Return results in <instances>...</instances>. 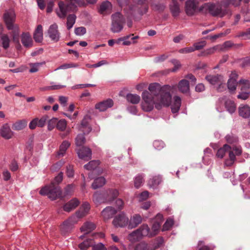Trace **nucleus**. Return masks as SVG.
Here are the masks:
<instances>
[{"mask_svg": "<svg viewBox=\"0 0 250 250\" xmlns=\"http://www.w3.org/2000/svg\"><path fill=\"white\" fill-rule=\"evenodd\" d=\"M147 91H144L142 94L143 101L141 104L142 109L146 112L151 111L155 105V108L160 109L163 107H168L171 103L170 92L172 87L169 85L161 86L157 83H151Z\"/></svg>", "mask_w": 250, "mask_h": 250, "instance_id": "f257e3e1", "label": "nucleus"}, {"mask_svg": "<svg viewBox=\"0 0 250 250\" xmlns=\"http://www.w3.org/2000/svg\"><path fill=\"white\" fill-rule=\"evenodd\" d=\"M62 178L63 173L61 172L55 177L50 185H46L41 189L40 194L42 195H47L51 200H54L62 197L61 189L57 185L62 181Z\"/></svg>", "mask_w": 250, "mask_h": 250, "instance_id": "f03ea898", "label": "nucleus"}, {"mask_svg": "<svg viewBox=\"0 0 250 250\" xmlns=\"http://www.w3.org/2000/svg\"><path fill=\"white\" fill-rule=\"evenodd\" d=\"M3 20L8 30H11V35L14 42L21 46L19 40L20 29L18 24H14L16 15L14 11L10 10L5 11Z\"/></svg>", "mask_w": 250, "mask_h": 250, "instance_id": "7ed1b4c3", "label": "nucleus"}, {"mask_svg": "<svg viewBox=\"0 0 250 250\" xmlns=\"http://www.w3.org/2000/svg\"><path fill=\"white\" fill-rule=\"evenodd\" d=\"M227 151H229V159L226 160L225 164L228 166H231L235 161V156L241 155L242 152V148L239 146H233L231 147L226 144L218 150L216 156L218 158H223Z\"/></svg>", "mask_w": 250, "mask_h": 250, "instance_id": "20e7f679", "label": "nucleus"}, {"mask_svg": "<svg viewBox=\"0 0 250 250\" xmlns=\"http://www.w3.org/2000/svg\"><path fill=\"white\" fill-rule=\"evenodd\" d=\"M199 10L203 13H209L214 17L222 18L226 15L229 16L231 15V12L229 8L223 10L221 7L218 5L211 3L204 4Z\"/></svg>", "mask_w": 250, "mask_h": 250, "instance_id": "39448f33", "label": "nucleus"}, {"mask_svg": "<svg viewBox=\"0 0 250 250\" xmlns=\"http://www.w3.org/2000/svg\"><path fill=\"white\" fill-rule=\"evenodd\" d=\"M112 21L111 30L114 33L120 32L125 23L123 16L120 13L117 12L112 15Z\"/></svg>", "mask_w": 250, "mask_h": 250, "instance_id": "423d86ee", "label": "nucleus"}, {"mask_svg": "<svg viewBox=\"0 0 250 250\" xmlns=\"http://www.w3.org/2000/svg\"><path fill=\"white\" fill-rule=\"evenodd\" d=\"M78 221L79 219L77 218V216L74 215L71 216L61 225L60 228L62 232L65 233L70 231L73 229L74 225L77 224Z\"/></svg>", "mask_w": 250, "mask_h": 250, "instance_id": "0eeeda50", "label": "nucleus"}, {"mask_svg": "<svg viewBox=\"0 0 250 250\" xmlns=\"http://www.w3.org/2000/svg\"><path fill=\"white\" fill-rule=\"evenodd\" d=\"M70 2L69 4H65L63 1H60L58 3L59 8L56 10V12L58 16L61 19H64L66 16L67 12L69 11V8H71L70 5H77L79 6L78 4L71 3L70 1L67 0Z\"/></svg>", "mask_w": 250, "mask_h": 250, "instance_id": "6e6552de", "label": "nucleus"}, {"mask_svg": "<svg viewBox=\"0 0 250 250\" xmlns=\"http://www.w3.org/2000/svg\"><path fill=\"white\" fill-rule=\"evenodd\" d=\"M198 11V3L195 0H188L185 3V12L188 16H192Z\"/></svg>", "mask_w": 250, "mask_h": 250, "instance_id": "1a4fd4ad", "label": "nucleus"}, {"mask_svg": "<svg viewBox=\"0 0 250 250\" xmlns=\"http://www.w3.org/2000/svg\"><path fill=\"white\" fill-rule=\"evenodd\" d=\"M157 241V242L154 244L153 246L146 243H140L136 246L134 250H155L161 246L163 242V239L162 238H160Z\"/></svg>", "mask_w": 250, "mask_h": 250, "instance_id": "9d476101", "label": "nucleus"}, {"mask_svg": "<svg viewBox=\"0 0 250 250\" xmlns=\"http://www.w3.org/2000/svg\"><path fill=\"white\" fill-rule=\"evenodd\" d=\"M77 153L79 158L84 161H88L91 159L92 151L90 148L83 146L77 149Z\"/></svg>", "mask_w": 250, "mask_h": 250, "instance_id": "9b49d317", "label": "nucleus"}, {"mask_svg": "<svg viewBox=\"0 0 250 250\" xmlns=\"http://www.w3.org/2000/svg\"><path fill=\"white\" fill-rule=\"evenodd\" d=\"M112 223L116 227H124L128 225V218L125 214L121 213L114 219Z\"/></svg>", "mask_w": 250, "mask_h": 250, "instance_id": "f8f14e48", "label": "nucleus"}, {"mask_svg": "<svg viewBox=\"0 0 250 250\" xmlns=\"http://www.w3.org/2000/svg\"><path fill=\"white\" fill-rule=\"evenodd\" d=\"M113 101L111 99L99 102L95 104V107L100 111H104L107 109L111 107L113 105Z\"/></svg>", "mask_w": 250, "mask_h": 250, "instance_id": "ddd939ff", "label": "nucleus"}, {"mask_svg": "<svg viewBox=\"0 0 250 250\" xmlns=\"http://www.w3.org/2000/svg\"><path fill=\"white\" fill-rule=\"evenodd\" d=\"M0 135L6 140L12 138L13 132L11 130L8 124L6 123L1 126L0 129Z\"/></svg>", "mask_w": 250, "mask_h": 250, "instance_id": "4468645a", "label": "nucleus"}, {"mask_svg": "<svg viewBox=\"0 0 250 250\" xmlns=\"http://www.w3.org/2000/svg\"><path fill=\"white\" fill-rule=\"evenodd\" d=\"M48 34L52 41L57 42L59 40L60 34L58 30V25L56 23L50 26L48 30Z\"/></svg>", "mask_w": 250, "mask_h": 250, "instance_id": "2eb2a0df", "label": "nucleus"}, {"mask_svg": "<svg viewBox=\"0 0 250 250\" xmlns=\"http://www.w3.org/2000/svg\"><path fill=\"white\" fill-rule=\"evenodd\" d=\"M89 209L90 205L87 202H84L83 204L80 209L76 212L74 215L77 216V218L79 220V219L86 215L88 214Z\"/></svg>", "mask_w": 250, "mask_h": 250, "instance_id": "dca6fc26", "label": "nucleus"}, {"mask_svg": "<svg viewBox=\"0 0 250 250\" xmlns=\"http://www.w3.org/2000/svg\"><path fill=\"white\" fill-rule=\"evenodd\" d=\"M142 222V217L140 214H135L133 215L128 221V228L132 229L136 227Z\"/></svg>", "mask_w": 250, "mask_h": 250, "instance_id": "f3484780", "label": "nucleus"}, {"mask_svg": "<svg viewBox=\"0 0 250 250\" xmlns=\"http://www.w3.org/2000/svg\"><path fill=\"white\" fill-rule=\"evenodd\" d=\"M116 210H115L113 207H107L103 209L101 214L104 219L105 221L112 218L113 216L116 213Z\"/></svg>", "mask_w": 250, "mask_h": 250, "instance_id": "a211bd4d", "label": "nucleus"}, {"mask_svg": "<svg viewBox=\"0 0 250 250\" xmlns=\"http://www.w3.org/2000/svg\"><path fill=\"white\" fill-rule=\"evenodd\" d=\"M21 37V43L24 47H30L32 46V39L29 33H22Z\"/></svg>", "mask_w": 250, "mask_h": 250, "instance_id": "6ab92c4d", "label": "nucleus"}, {"mask_svg": "<svg viewBox=\"0 0 250 250\" xmlns=\"http://www.w3.org/2000/svg\"><path fill=\"white\" fill-rule=\"evenodd\" d=\"M79 204L80 201L77 198H73L63 206V210L66 212H70L75 209Z\"/></svg>", "mask_w": 250, "mask_h": 250, "instance_id": "aec40b11", "label": "nucleus"}, {"mask_svg": "<svg viewBox=\"0 0 250 250\" xmlns=\"http://www.w3.org/2000/svg\"><path fill=\"white\" fill-rule=\"evenodd\" d=\"M178 88L180 92L186 94L189 92V83L186 79H182L179 81Z\"/></svg>", "mask_w": 250, "mask_h": 250, "instance_id": "412c9836", "label": "nucleus"}, {"mask_svg": "<svg viewBox=\"0 0 250 250\" xmlns=\"http://www.w3.org/2000/svg\"><path fill=\"white\" fill-rule=\"evenodd\" d=\"M239 115L244 118L250 117V107L247 104H241L238 108Z\"/></svg>", "mask_w": 250, "mask_h": 250, "instance_id": "4be33fe9", "label": "nucleus"}, {"mask_svg": "<svg viewBox=\"0 0 250 250\" xmlns=\"http://www.w3.org/2000/svg\"><path fill=\"white\" fill-rule=\"evenodd\" d=\"M92 130L88 124V118L84 117L81 122L80 130L83 132V134H88Z\"/></svg>", "mask_w": 250, "mask_h": 250, "instance_id": "5701e85b", "label": "nucleus"}, {"mask_svg": "<svg viewBox=\"0 0 250 250\" xmlns=\"http://www.w3.org/2000/svg\"><path fill=\"white\" fill-rule=\"evenodd\" d=\"M137 229L139 231L141 238L143 236H153V234H152L151 231H150V229L147 225L143 224L139 229Z\"/></svg>", "mask_w": 250, "mask_h": 250, "instance_id": "b1692460", "label": "nucleus"}, {"mask_svg": "<svg viewBox=\"0 0 250 250\" xmlns=\"http://www.w3.org/2000/svg\"><path fill=\"white\" fill-rule=\"evenodd\" d=\"M173 103L171 105V111L173 113L178 112L181 105V99L178 96H175L173 98Z\"/></svg>", "mask_w": 250, "mask_h": 250, "instance_id": "393cba45", "label": "nucleus"}, {"mask_svg": "<svg viewBox=\"0 0 250 250\" xmlns=\"http://www.w3.org/2000/svg\"><path fill=\"white\" fill-rule=\"evenodd\" d=\"M96 228L95 225L91 222H86L82 226L80 229L82 232L85 234L88 233L93 231Z\"/></svg>", "mask_w": 250, "mask_h": 250, "instance_id": "a878e982", "label": "nucleus"}, {"mask_svg": "<svg viewBox=\"0 0 250 250\" xmlns=\"http://www.w3.org/2000/svg\"><path fill=\"white\" fill-rule=\"evenodd\" d=\"M162 182L159 176H155L150 178L148 182V186L150 188H156Z\"/></svg>", "mask_w": 250, "mask_h": 250, "instance_id": "bb28decb", "label": "nucleus"}, {"mask_svg": "<svg viewBox=\"0 0 250 250\" xmlns=\"http://www.w3.org/2000/svg\"><path fill=\"white\" fill-rule=\"evenodd\" d=\"M34 39L36 42H41L43 39L42 27L38 25L34 34Z\"/></svg>", "mask_w": 250, "mask_h": 250, "instance_id": "cd10ccee", "label": "nucleus"}, {"mask_svg": "<svg viewBox=\"0 0 250 250\" xmlns=\"http://www.w3.org/2000/svg\"><path fill=\"white\" fill-rule=\"evenodd\" d=\"M27 124V122L25 119L19 120L12 125V128L15 130H21L26 126Z\"/></svg>", "mask_w": 250, "mask_h": 250, "instance_id": "c85d7f7f", "label": "nucleus"}, {"mask_svg": "<svg viewBox=\"0 0 250 250\" xmlns=\"http://www.w3.org/2000/svg\"><path fill=\"white\" fill-rule=\"evenodd\" d=\"M170 11L174 17L177 16L180 13V7L176 0H172L169 5Z\"/></svg>", "mask_w": 250, "mask_h": 250, "instance_id": "c756f323", "label": "nucleus"}, {"mask_svg": "<svg viewBox=\"0 0 250 250\" xmlns=\"http://www.w3.org/2000/svg\"><path fill=\"white\" fill-rule=\"evenodd\" d=\"M223 51V47L221 46V45H217L206 49L203 52H202V54L203 56H207L212 54L216 51Z\"/></svg>", "mask_w": 250, "mask_h": 250, "instance_id": "7c9ffc66", "label": "nucleus"}, {"mask_svg": "<svg viewBox=\"0 0 250 250\" xmlns=\"http://www.w3.org/2000/svg\"><path fill=\"white\" fill-rule=\"evenodd\" d=\"M144 181V174H138L136 176L134 179V187L136 188H140L143 185Z\"/></svg>", "mask_w": 250, "mask_h": 250, "instance_id": "2f4dec72", "label": "nucleus"}, {"mask_svg": "<svg viewBox=\"0 0 250 250\" xmlns=\"http://www.w3.org/2000/svg\"><path fill=\"white\" fill-rule=\"evenodd\" d=\"M105 184V179L103 177L96 178L92 184V188L94 189L103 187Z\"/></svg>", "mask_w": 250, "mask_h": 250, "instance_id": "473e14b6", "label": "nucleus"}, {"mask_svg": "<svg viewBox=\"0 0 250 250\" xmlns=\"http://www.w3.org/2000/svg\"><path fill=\"white\" fill-rule=\"evenodd\" d=\"M206 79L211 84H215L221 81L222 79V76L219 75H210L207 76Z\"/></svg>", "mask_w": 250, "mask_h": 250, "instance_id": "72a5a7b5", "label": "nucleus"}, {"mask_svg": "<svg viewBox=\"0 0 250 250\" xmlns=\"http://www.w3.org/2000/svg\"><path fill=\"white\" fill-rule=\"evenodd\" d=\"M225 107L228 111L232 114L235 111L236 106L233 101L227 100L225 102Z\"/></svg>", "mask_w": 250, "mask_h": 250, "instance_id": "f704fd0d", "label": "nucleus"}, {"mask_svg": "<svg viewBox=\"0 0 250 250\" xmlns=\"http://www.w3.org/2000/svg\"><path fill=\"white\" fill-rule=\"evenodd\" d=\"M70 143L67 141H64L62 142L60 146V150L58 153L59 156H63L65 154L67 149L70 146Z\"/></svg>", "mask_w": 250, "mask_h": 250, "instance_id": "c9c22d12", "label": "nucleus"}, {"mask_svg": "<svg viewBox=\"0 0 250 250\" xmlns=\"http://www.w3.org/2000/svg\"><path fill=\"white\" fill-rule=\"evenodd\" d=\"M126 98L127 102L132 104H137L140 101V97L135 94H128Z\"/></svg>", "mask_w": 250, "mask_h": 250, "instance_id": "e433bc0d", "label": "nucleus"}, {"mask_svg": "<svg viewBox=\"0 0 250 250\" xmlns=\"http://www.w3.org/2000/svg\"><path fill=\"white\" fill-rule=\"evenodd\" d=\"M93 243L92 239H87L78 245L79 248L81 250H86L89 247L92 246Z\"/></svg>", "mask_w": 250, "mask_h": 250, "instance_id": "4c0bfd02", "label": "nucleus"}, {"mask_svg": "<svg viewBox=\"0 0 250 250\" xmlns=\"http://www.w3.org/2000/svg\"><path fill=\"white\" fill-rule=\"evenodd\" d=\"M45 64V62L30 63L29 65L30 67L29 72L35 73L39 71L40 68Z\"/></svg>", "mask_w": 250, "mask_h": 250, "instance_id": "58836bf2", "label": "nucleus"}, {"mask_svg": "<svg viewBox=\"0 0 250 250\" xmlns=\"http://www.w3.org/2000/svg\"><path fill=\"white\" fill-rule=\"evenodd\" d=\"M76 19V16L74 14L69 15L67 18L66 25L68 30L72 28L75 24Z\"/></svg>", "mask_w": 250, "mask_h": 250, "instance_id": "ea45409f", "label": "nucleus"}, {"mask_svg": "<svg viewBox=\"0 0 250 250\" xmlns=\"http://www.w3.org/2000/svg\"><path fill=\"white\" fill-rule=\"evenodd\" d=\"M141 238L138 229L133 231L128 236V239L131 242H135L138 241Z\"/></svg>", "mask_w": 250, "mask_h": 250, "instance_id": "a19ab883", "label": "nucleus"}, {"mask_svg": "<svg viewBox=\"0 0 250 250\" xmlns=\"http://www.w3.org/2000/svg\"><path fill=\"white\" fill-rule=\"evenodd\" d=\"M100 162L99 160H93L84 166V167L87 170H93L96 168L99 165Z\"/></svg>", "mask_w": 250, "mask_h": 250, "instance_id": "79ce46f5", "label": "nucleus"}, {"mask_svg": "<svg viewBox=\"0 0 250 250\" xmlns=\"http://www.w3.org/2000/svg\"><path fill=\"white\" fill-rule=\"evenodd\" d=\"M111 3L109 1H104L102 3L100 7L99 12L101 14H104L108 10L111 8Z\"/></svg>", "mask_w": 250, "mask_h": 250, "instance_id": "37998d69", "label": "nucleus"}, {"mask_svg": "<svg viewBox=\"0 0 250 250\" xmlns=\"http://www.w3.org/2000/svg\"><path fill=\"white\" fill-rule=\"evenodd\" d=\"M239 83L242 84L241 91H250V81L248 80L241 79L239 81Z\"/></svg>", "mask_w": 250, "mask_h": 250, "instance_id": "c03bdc74", "label": "nucleus"}, {"mask_svg": "<svg viewBox=\"0 0 250 250\" xmlns=\"http://www.w3.org/2000/svg\"><path fill=\"white\" fill-rule=\"evenodd\" d=\"M85 142V138L84 134H78L75 138V144L77 146H81L84 145Z\"/></svg>", "mask_w": 250, "mask_h": 250, "instance_id": "a18cd8bd", "label": "nucleus"}, {"mask_svg": "<svg viewBox=\"0 0 250 250\" xmlns=\"http://www.w3.org/2000/svg\"><path fill=\"white\" fill-rule=\"evenodd\" d=\"M67 122L64 119H62L58 121L57 120L56 127L60 131H63L66 129Z\"/></svg>", "mask_w": 250, "mask_h": 250, "instance_id": "49530a36", "label": "nucleus"}, {"mask_svg": "<svg viewBox=\"0 0 250 250\" xmlns=\"http://www.w3.org/2000/svg\"><path fill=\"white\" fill-rule=\"evenodd\" d=\"M2 47L6 49L9 47L10 39L7 34H4L1 37Z\"/></svg>", "mask_w": 250, "mask_h": 250, "instance_id": "de8ad7c7", "label": "nucleus"}, {"mask_svg": "<svg viewBox=\"0 0 250 250\" xmlns=\"http://www.w3.org/2000/svg\"><path fill=\"white\" fill-rule=\"evenodd\" d=\"M174 224V221L172 219L169 218L167 219L163 226L162 230L166 231L169 229Z\"/></svg>", "mask_w": 250, "mask_h": 250, "instance_id": "09e8293b", "label": "nucleus"}, {"mask_svg": "<svg viewBox=\"0 0 250 250\" xmlns=\"http://www.w3.org/2000/svg\"><path fill=\"white\" fill-rule=\"evenodd\" d=\"M78 64L74 63H64L61 65H60L59 67L56 68L55 70H58L59 69H66L72 67H77L78 66Z\"/></svg>", "mask_w": 250, "mask_h": 250, "instance_id": "8fccbe9b", "label": "nucleus"}, {"mask_svg": "<svg viewBox=\"0 0 250 250\" xmlns=\"http://www.w3.org/2000/svg\"><path fill=\"white\" fill-rule=\"evenodd\" d=\"M237 82L233 79H229L228 82V87L231 91L235 90L237 86Z\"/></svg>", "mask_w": 250, "mask_h": 250, "instance_id": "3c124183", "label": "nucleus"}, {"mask_svg": "<svg viewBox=\"0 0 250 250\" xmlns=\"http://www.w3.org/2000/svg\"><path fill=\"white\" fill-rule=\"evenodd\" d=\"M250 91H241L239 94L237 95L238 99L245 100L248 99L250 96Z\"/></svg>", "mask_w": 250, "mask_h": 250, "instance_id": "603ef678", "label": "nucleus"}, {"mask_svg": "<svg viewBox=\"0 0 250 250\" xmlns=\"http://www.w3.org/2000/svg\"><path fill=\"white\" fill-rule=\"evenodd\" d=\"M206 44L207 42L205 41H202L194 43L193 46L194 48H195V51L199 50L205 47L206 45Z\"/></svg>", "mask_w": 250, "mask_h": 250, "instance_id": "864d4df0", "label": "nucleus"}, {"mask_svg": "<svg viewBox=\"0 0 250 250\" xmlns=\"http://www.w3.org/2000/svg\"><path fill=\"white\" fill-rule=\"evenodd\" d=\"M161 224L159 222H155L152 227V231H151L153 236L156 235L160 229Z\"/></svg>", "mask_w": 250, "mask_h": 250, "instance_id": "5fc2aeb1", "label": "nucleus"}, {"mask_svg": "<svg viewBox=\"0 0 250 250\" xmlns=\"http://www.w3.org/2000/svg\"><path fill=\"white\" fill-rule=\"evenodd\" d=\"M48 119L47 116H43L42 118H41L40 119L37 118V124H38V126L39 127H43L44 126L46 121Z\"/></svg>", "mask_w": 250, "mask_h": 250, "instance_id": "6e6d98bb", "label": "nucleus"}, {"mask_svg": "<svg viewBox=\"0 0 250 250\" xmlns=\"http://www.w3.org/2000/svg\"><path fill=\"white\" fill-rule=\"evenodd\" d=\"M86 28L83 26L75 29V33L78 36H83L86 33Z\"/></svg>", "mask_w": 250, "mask_h": 250, "instance_id": "4d7b16f0", "label": "nucleus"}, {"mask_svg": "<svg viewBox=\"0 0 250 250\" xmlns=\"http://www.w3.org/2000/svg\"><path fill=\"white\" fill-rule=\"evenodd\" d=\"M92 250H106L105 246L102 243L92 245Z\"/></svg>", "mask_w": 250, "mask_h": 250, "instance_id": "13d9d810", "label": "nucleus"}, {"mask_svg": "<svg viewBox=\"0 0 250 250\" xmlns=\"http://www.w3.org/2000/svg\"><path fill=\"white\" fill-rule=\"evenodd\" d=\"M74 189V186L73 185H68L64 188V195H71Z\"/></svg>", "mask_w": 250, "mask_h": 250, "instance_id": "bf43d9fd", "label": "nucleus"}, {"mask_svg": "<svg viewBox=\"0 0 250 250\" xmlns=\"http://www.w3.org/2000/svg\"><path fill=\"white\" fill-rule=\"evenodd\" d=\"M227 142L230 144L236 143L238 141V139L236 137L231 135H228L226 136Z\"/></svg>", "mask_w": 250, "mask_h": 250, "instance_id": "052dcab7", "label": "nucleus"}, {"mask_svg": "<svg viewBox=\"0 0 250 250\" xmlns=\"http://www.w3.org/2000/svg\"><path fill=\"white\" fill-rule=\"evenodd\" d=\"M57 119L53 118L50 120L48 122L47 127L49 130H52L56 125Z\"/></svg>", "mask_w": 250, "mask_h": 250, "instance_id": "680f3d73", "label": "nucleus"}, {"mask_svg": "<svg viewBox=\"0 0 250 250\" xmlns=\"http://www.w3.org/2000/svg\"><path fill=\"white\" fill-rule=\"evenodd\" d=\"M93 200L96 204H99L102 200V194L98 192H95L93 195Z\"/></svg>", "mask_w": 250, "mask_h": 250, "instance_id": "e2e57ef3", "label": "nucleus"}, {"mask_svg": "<svg viewBox=\"0 0 250 250\" xmlns=\"http://www.w3.org/2000/svg\"><path fill=\"white\" fill-rule=\"evenodd\" d=\"M195 51V48H194L193 46L187 47L184 48H182L179 50V52L180 53H189Z\"/></svg>", "mask_w": 250, "mask_h": 250, "instance_id": "0e129e2a", "label": "nucleus"}, {"mask_svg": "<svg viewBox=\"0 0 250 250\" xmlns=\"http://www.w3.org/2000/svg\"><path fill=\"white\" fill-rule=\"evenodd\" d=\"M65 86L63 85H54L49 86H46L42 89V90H50L61 89L64 87Z\"/></svg>", "mask_w": 250, "mask_h": 250, "instance_id": "69168bd1", "label": "nucleus"}, {"mask_svg": "<svg viewBox=\"0 0 250 250\" xmlns=\"http://www.w3.org/2000/svg\"><path fill=\"white\" fill-rule=\"evenodd\" d=\"M153 146L157 149H161L164 146L163 142L159 140H156L153 142Z\"/></svg>", "mask_w": 250, "mask_h": 250, "instance_id": "338daca9", "label": "nucleus"}, {"mask_svg": "<svg viewBox=\"0 0 250 250\" xmlns=\"http://www.w3.org/2000/svg\"><path fill=\"white\" fill-rule=\"evenodd\" d=\"M109 196L111 197L112 199L116 198L119 195V192L117 189H110L108 191Z\"/></svg>", "mask_w": 250, "mask_h": 250, "instance_id": "774afa93", "label": "nucleus"}]
</instances>
